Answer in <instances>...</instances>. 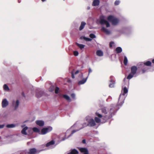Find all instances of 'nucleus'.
I'll list each match as a JSON object with an SVG mask.
<instances>
[{"instance_id":"obj_30","label":"nucleus","mask_w":154,"mask_h":154,"mask_svg":"<svg viewBox=\"0 0 154 154\" xmlns=\"http://www.w3.org/2000/svg\"><path fill=\"white\" fill-rule=\"evenodd\" d=\"M3 88L5 91H8L9 90V89L8 86L6 84H5L3 86Z\"/></svg>"},{"instance_id":"obj_20","label":"nucleus","mask_w":154,"mask_h":154,"mask_svg":"<svg viewBox=\"0 0 154 154\" xmlns=\"http://www.w3.org/2000/svg\"><path fill=\"white\" fill-rule=\"evenodd\" d=\"M86 24V23L83 21L81 22V25L79 28V30L81 31L82 30Z\"/></svg>"},{"instance_id":"obj_14","label":"nucleus","mask_w":154,"mask_h":154,"mask_svg":"<svg viewBox=\"0 0 154 154\" xmlns=\"http://www.w3.org/2000/svg\"><path fill=\"white\" fill-rule=\"evenodd\" d=\"M43 93V91L42 90H41L40 91L37 92L36 93V95L37 97L39 98L42 96Z\"/></svg>"},{"instance_id":"obj_12","label":"nucleus","mask_w":154,"mask_h":154,"mask_svg":"<svg viewBox=\"0 0 154 154\" xmlns=\"http://www.w3.org/2000/svg\"><path fill=\"white\" fill-rule=\"evenodd\" d=\"M88 78V76L86 78H83L82 80L79 81L78 82V85H80L84 84L86 82Z\"/></svg>"},{"instance_id":"obj_46","label":"nucleus","mask_w":154,"mask_h":154,"mask_svg":"<svg viewBox=\"0 0 154 154\" xmlns=\"http://www.w3.org/2000/svg\"><path fill=\"white\" fill-rule=\"evenodd\" d=\"M80 76H81V78L83 77V73H82L80 74Z\"/></svg>"},{"instance_id":"obj_48","label":"nucleus","mask_w":154,"mask_h":154,"mask_svg":"<svg viewBox=\"0 0 154 154\" xmlns=\"http://www.w3.org/2000/svg\"><path fill=\"white\" fill-rule=\"evenodd\" d=\"M90 9V7L89 6H88L87 7V10H89Z\"/></svg>"},{"instance_id":"obj_39","label":"nucleus","mask_w":154,"mask_h":154,"mask_svg":"<svg viewBox=\"0 0 154 154\" xmlns=\"http://www.w3.org/2000/svg\"><path fill=\"white\" fill-rule=\"evenodd\" d=\"M71 96L72 97L73 99H75V94L74 93L72 94L71 95Z\"/></svg>"},{"instance_id":"obj_11","label":"nucleus","mask_w":154,"mask_h":154,"mask_svg":"<svg viewBox=\"0 0 154 154\" xmlns=\"http://www.w3.org/2000/svg\"><path fill=\"white\" fill-rule=\"evenodd\" d=\"M101 30L107 35H109L111 33V32L110 30H108L104 27L103 26L101 27Z\"/></svg>"},{"instance_id":"obj_45","label":"nucleus","mask_w":154,"mask_h":154,"mask_svg":"<svg viewBox=\"0 0 154 154\" xmlns=\"http://www.w3.org/2000/svg\"><path fill=\"white\" fill-rule=\"evenodd\" d=\"M86 141L85 140H82V143H85Z\"/></svg>"},{"instance_id":"obj_23","label":"nucleus","mask_w":154,"mask_h":154,"mask_svg":"<svg viewBox=\"0 0 154 154\" xmlns=\"http://www.w3.org/2000/svg\"><path fill=\"white\" fill-rule=\"evenodd\" d=\"M63 97L68 102H70L71 101V99L70 98L69 96L66 95H63Z\"/></svg>"},{"instance_id":"obj_5","label":"nucleus","mask_w":154,"mask_h":154,"mask_svg":"<svg viewBox=\"0 0 154 154\" xmlns=\"http://www.w3.org/2000/svg\"><path fill=\"white\" fill-rule=\"evenodd\" d=\"M108 21L111 22L113 25H116L119 22V20L111 15L109 16L107 18Z\"/></svg>"},{"instance_id":"obj_6","label":"nucleus","mask_w":154,"mask_h":154,"mask_svg":"<svg viewBox=\"0 0 154 154\" xmlns=\"http://www.w3.org/2000/svg\"><path fill=\"white\" fill-rule=\"evenodd\" d=\"M52 129V128L51 127L43 128L41 130V134L42 135L46 134L48 132L51 131Z\"/></svg>"},{"instance_id":"obj_10","label":"nucleus","mask_w":154,"mask_h":154,"mask_svg":"<svg viewBox=\"0 0 154 154\" xmlns=\"http://www.w3.org/2000/svg\"><path fill=\"white\" fill-rule=\"evenodd\" d=\"M2 104V107L5 108L8 105V102L6 99H4L3 100Z\"/></svg>"},{"instance_id":"obj_33","label":"nucleus","mask_w":154,"mask_h":154,"mask_svg":"<svg viewBox=\"0 0 154 154\" xmlns=\"http://www.w3.org/2000/svg\"><path fill=\"white\" fill-rule=\"evenodd\" d=\"M55 87L54 86H51L49 89V91L51 92L54 91Z\"/></svg>"},{"instance_id":"obj_16","label":"nucleus","mask_w":154,"mask_h":154,"mask_svg":"<svg viewBox=\"0 0 154 154\" xmlns=\"http://www.w3.org/2000/svg\"><path fill=\"white\" fill-rule=\"evenodd\" d=\"M13 105L15 109L16 110L18 107L19 104V101L18 100H17L16 102L14 101L13 102Z\"/></svg>"},{"instance_id":"obj_9","label":"nucleus","mask_w":154,"mask_h":154,"mask_svg":"<svg viewBox=\"0 0 154 154\" xmlns=\"http://www.w3.org/2000/svg\"><path fill=\"white\" fill-rule=\"evenodd\" d=\"M28 152V154H38L39 153L40 151H38L37 149L35 148H32L27 150Z\"/></svg>"},{"instance_id":"obj_4","label":"nucleus","mask_w":154,"mask_h":154,"mask_svg":"<svg viewBox=\"0 0 154 154\" xmlns=\"http://www.w3.org/2000/svg\"><path fill=\"white\" fill-rule=\"evenodd\" d=\"M137 70V68L135 66H132L131 68V72L129 74L127 77V79H130L132 78L134 75L136 73Z\"/></svg>"},{"instance_id":"obj_47","label":"nucleus","mask_w":154,"mask_h":154,"mask_svg":"<svg viewBox=\"0 0 154 154\" xmlns=\"http://www.w3.org/2000/svg\"><path fill=\"white\" fill-rule=\"evenodd\" d=\"M142 70L143 73H144V72H145V70H144V69H143Z\"/></svg>"},{"instance_id":"obj_24","label":"nucleus","mask_w":154,"mask_h":154,"mask_svg":"<svg viewBox=\"0 0 154 154\" xmlns=\"http://www.w3.org/2000/svg\"><path fill=\"white\" fill-rule=\"evenodd\" d=\"M116 51L117 53H119L122 51V49L120 47H118L116 49Z\"/></svg>"},{"instance_id":"obj_22","label":"nucleus","mask_w":154,"mask_h":154,"mask_svg":"<svg viewBox=\"0 0 154 154\" xmlns=\"http://www.w3.org/2000/svg\"><path fill=\"white\" fill-rule=\"evenodd\" d=\"M67 154H78V152L76 149H72L71 151L68 153Z\"/></svg>"},{"instance_id":"obj_32","label":"nucleus","mask_w":154,"mask_h":154,"mask_svg":"<svg viewBox=\"0 0 154 154\" xmlns=\"http://www.w3.org/2000/svg\"><path fill=\"white\" fill-rule=\"evenodd\" d=\"M89 37L92 39L95 38H96V36L94 34H91L89 35Z\"/></svg>"},{"instance_id":"obj_17","label":"nucleus","mask_w":154,"mask_h":154,"mask_svg":"<svg viewBox=\"0 0 154 154\" xmlns=\"http://www.w3.org/2000/svg\"><path fill=\"white\" fill-rule=\"evenodd\" d=\"M35 123L37 125L40 126H42L44 125V122L42 120H38L35 121Z\"/></svg>"},{"instance_id":"obj_27","label":"nucleus","mask_w":154,"mask_h":154,"mask_svg":"<svg viewBox=\"0 0 154 154\" xmlns=\"http://www.w3.org/2000/svg\"><path fill=\"white\" fill-rule=\"evenodd\" d=\"M111 82L112 83H110L109 85V86L110 88H113L114 87V84H115V82L112 79L110 80Z\"/></svg>"},{"instance_id":"obj_7","label":"nucleus","mask_w":154,"mask_h":154,"mask_svg":"<svg viewBox=\"0 0 154 154\" xmlns=\"http://www.w3.org/2000/svg\"><path fill=\"white\" fill-rule=\"evenodd\" d=\"M99 22L101 25H106L107 27L110 26V24L108 22L105 20L103 17L100 18Z\"/></svg>"},{"instance_id":"obj_15","label":"nucleus","mask_w":154,"mask_h":154,"mask_svg":"<svg viewBox=\"0 0 154 154\" xmlns=\"http://www.w3.org/2000/svg\"><path fill=\"white\" fill-rule=\"evenodd\" d=\"M79 150L81 152H83L84 154H89L88 150L86 148H81L79 149Z\"/></svg>"},{"instance_id":"obj_41","label":"nucleus","mask_w":154,"mask_h":154,"mask_svg":"<svg viewBox=\"0 0 154 154\" xmlns=\"http://www.w3.org/2000/svg\"><path fill=\"white\" fill-rule=\"evenodd\" d=\"M4 126H5V125H0V128H3L4 127Z\"/></svg>"},{"instance_id":"obj_1","label":"nucleus","mask_w":154,"mask_h":154,"mask_svg":"<svg viewBox=\"0 0 154 154\" xmlns=\"http://www.w3.org/2000/svg\"><path fill=\"white\" fill-rule=\"evenodd\" d=\"M111 107L109 109L104 107L97 111L95 113V115L97 117H95L94 119L95 123H100V118L106 121L113 116L116 112V109L114 107L113 104L111 105Z\"/></svg>"},{"instance_id":"obj_42","label":"nucleus","mask_w":154,"mask_h":154,"mask_svg":"<svg viewBox=\"0 0 154 154\" xmlns=\"http://www.w3.org/2000/svg\"><path fill=\"white\" fill-rule=\"evenodd\" d=\"M79 72V70H77L75 72V74H78Z\"/></svg>"},{"instance_id":"obj_13","label":"nucleus","mask_w":154,"mask_h":154,"mask_svg":"<svg viewBox=\"0 0 154 154\" xmlns=\"http://www.w3.org/2000/svg\"><path fill=\"white\" fill-rule=\"evenodd\" d=\"M100 1L99 0H94L92 3V5L94 6H98L100 4Z\"/></svg>"},{"instance_id":"obj_26","label":"nucleus","mask_w":154,"mask_h":154,"mask_svg":"<svg viewBox=\"0 0 154 154\" xmlns=\"http://www.w3.org/2000/svg\"><path fill=\"white\" fill-rule=\"evenodd\" d=\"M76 45L78 46L81 49H82L83 48H84V47H85V45L83 44H80L78 43H76Z\"/></svg>"},{"instance_id":"obj_31","label":"nucleus","mask_w":154,"mask_h":154,"mask_svg":"<svg viewBox=\"0 0 154 154\" xmlns=\"http://www.w3.org/2000/svg\"><path fill=\"white\" fill-rule=\"evenodd\" d=\"M32 130L34 132H38L39 131V129L36 127L33 128Z\"/></svg>"},{"instance_id":"obj_44","label":"nucleus","mask_w":154,"mask_h":154,"mask_svg":"<svg viewBox=\"0 0 154 154\" xmlns=\"http://www.w3.org/2000/svg\"><path fill=\"white\" fill-rule=\"evenodd\" d=\"M65 136V137L63 138V139L62 140V141H63V140H64L66 139V135Z\"/></svg>"},{"instance_id":"obj_40","label":"nucleus","mask_w":154,"mask_h":154,"mask_svg":"<svg viewBox=\"0 0 154 154\" xmlns=\"http://www.w3.org/2000/svg\"><path fill=\"white\" fill-rule=\"evenodd\" d=\"M114 44V43L113 42H110V47H112V46H113V45Z\"/></svg>"},{"instance_id":"obj_21","label":"nucleus","mask_w":154,"mask_h":154,"mask_svg":"<svg viewBox=\"0 0 154 154\" xmlns=\"http://www.w3.org/2000/svg\"><path fill=\"white\" fill-rule=\"evenodd\" d=\"M96 53L97 55L99 57L102 56L103 55V52L101 50H97Z\"/></svg>"},{"instance_id":"obj_19","label":"nucleus","mask_w":154,"mask_h":154,"mask_svg":"<svg viewBox=\"0 0 154 154\" xmlns=\"http://www.w3.org/2000/svg\"><path fill=\"white\" fill-rule=\"evenodd\" d=\"M28 127L27 126H25L23 128L22 130L21 131V133L25 135H27V133L26 132V131L28 129Z\"/></svg>"},{"instance_id":"obj_2","label":"nucleus","mask_w":154,"mask_h":154,"mask_svg":"<svg viewBox=\"0 0 154 154\" xmlns=\"http://www.w3.org/2000/svg\"><path fill=\"white\" fill-rule=\"evenodd\" d=\"M86 122H84L82 124H81L79 122H77L75 123L71 127V128H77V129L73 130L72 131L71 134L68 136L66 138H68L72 136L75 132L79 131L80 130L87 126L91 127L94 126L96 125V123L94 119L91 117L89 116H87L85 119Z\"/></svg>"},{"instance_id":"obj_34","label":"nucleus","mask_w":154,"mask_h":154,"mask_svg":"<svg viewBox=\"0 0 154 154\" xmlns=\"http://www.w3.org/2000/svg\"><path fill=\"white\" fill-rule=\"evenodd\" d=\"M20 154H28L27 150H25L24 151H22L21 152Z\"/></svg>"},{"instance_id":"obj_51","label":"nucleus","mask_w":154,"mask_h":154,"mask_svg":"<svg viewBox=\"0 0 154 154\" xmlns=\"http://www.w3.org/2000/svg\"><path fill=\"white\" fill-rule=\"evenodd\" d=\"M21 127L22 128H23L24 127V126L23 125H22L21 126Z\"/></svg>"},{"instance_id":"obj_18","label":"nucleus","mask_w":154,"mask_h":154,"mask_svg":"<svg viewBox=\"0 0 154 154\" xmlns=\"http://www.w3.org/2000/svg\"><path fill=\"white\" fill-rule=\"evenodd\" d=\"M80 39L81 40L83 39L84 40H85L87 42H90L91 41V40H92V39L91 38L86 37L83 36H81L80 37Z\"/></svg>"},{"instance_id":"obj_50","label":"nucleus","mask_w":154,"mask_h":154,"mask_svg":"<svg viewBox=\"0 0 154 154\" xmlns=\"http://www.w3.org/2000/svg\"><path fill=\"white\" fill-rule=\"evenodd\" d=\"M42 2H44L46 1V0H41Z\"/></svg>"},{"instance_id":"obj_8","label":"nucleus","mask_w":154,"mask_h":154,"mask_svg":"<svg viewBox=\"0 0 154 154\" xmlns=\"http://www.w3.org/2000/svg\"><path fill=\"white\" fill-rule=\"evenodd\" d=\"M55 143V141L54 140H52L47 143L46 144V146L48 147V149L53 148L55 146H54Z\"/></svg>"},{"instance_id":"obj_49","label":"nucleus","mask_w":154,"mask_h":154,"mask_svg":"<svg viewBox=\"0 0 154 154\" xmlns=\"http://www.w3.org/2000/svg\"><path fill=\"white\" fill-rule=\"evenodd\" d=\"M152 62L153 63H154V59L152 60Z\"/></svg>"},{"instance_id":"obj_35","label":"nucleus","mask_w":154,"mask_h":154,"mask_svg":"<svg viewBox=\"0 0 154 154\" xmlns=\"http://www.w3.org/2000/svg\"><path fill=\"white\" fill-rule=\"evenodd\" d=\"M73 54L75 56H78L79 54V52L77 51H75L73 52Z\"/></svg>"},{"instance_id":"obj_52","label":"nucleus","mask_w":154,"mask_h":154,"mask_svg":"<svg viewBox=\"0 0 154 154\" xmlns=\"http://www.w3.org/2000/svg\"><path fill=\"white\" fill-rule=\"evenodd\" d=\"M119 32H121V33L122 32L120 31H119Z\"/></svg>"},{"instance_id":"obj_28","label":"nucleus","mask_w":154,"mask_h":154,"mask_svg":"<svg viewBox=\"0 0 154 154\" xmlns=\"http://www.w3.org/2000/svg\"><path fill=\"white\" fill-rule=\"evenodd\" d=\"M144 65H146V66H149L151 65V63L150 61H147L146 62L144 63H143Z\"/></svg>"},{"instance_id":"obj_36","label":"nucleus","mask_w":154,"mask_h":154,"mask_svg":"<svg viewBox=\"0 0 154 154\" xmlns=\"http://www.w3.org/2000/svg\"><path fill=\"white\" fill-rule=\"evenodd\" d=\"M120 1L119 0H116L115 1L114 4L115 5H117L119 4Z\"/></svg>"},{"instance_id":"obj_29","label":"nucleus","mask_w":154,"mask_h":154,"mask_svg":"<svg viewBox=\"0 0 154 154\" xmlns=\"http://www.w3.org/2000/svg\"><path fill=\"white\" fill-rule=\"evenodd\" d=\"M124 63L125 66H126L127 64L128 60L127 57L126 56L124 57Z\"/></svg>"},{"instance_id":"obj_38","label":"nucleus","mask_w":154,"mask_h":154,"mask_svg":"<svg viewBox=\"0 0 154 154\" xmlns=\"http://www.w3.org/2000/svg\"><path fill=\"white\" fill-rule=\"evenodd\" d=\"M92 72V70L90 68H88V76Z\"/></svg>"},{"instance_id":"obj_25","label":"nucleus","mask_w":154,"mask_h":154,"mask_svg":"<svg viewBox=\"0 0 154 154\" xmlns=\"http://www.w3.org/2000/svg\"><path fill=\"white\" fill-rule=\"evenodd\" d=\"M16 127V125L14 124H8L7 125L6 127L8 128H12Z\"/></svg>"},{"instance_id":"obj_43","label":"nucleus","mask_w":154,"mask_h":154,"mask_svg":"<svg viewBox=\"0 0 154 154\" xmlns=\"http://www.w3.org/2000/svg\"><path fill=\"white\" fill-rule=\"evenodd\" d=\"M72 77L73 79H74L75 78V76H74V74L72 73Z\"/></svg>"},{"instance_id":"obj_3","label":"nucleus","mask_w":154,"mask_h":154,"mask_svg":"<svg viewBox=\"0 0 154 154\" xmlns=\"http://www.w3.org/2000/svg\"><path fill=\"white\" fill-rule=\"evenodd\" d=\"M128 89L126 87H122L121 93L119 95V99L118 105L121 106L124 103V101L127 95Z\"/></svg>"},{"instance_id":"obj_37","label":"nucleus","mask_w":154,"mask_h":154,"mask_svg":"<svg viewBox=\"0 0 154 154\" xmlns=\"http://www.w3.org/2000/svg\"><path fill=\"white\" fill-rule=\"evenodd\" d=\"M59 90V88L57 87L56 88L55 91V92L56 94H57L58 92V91Z\"/></svg>"}]
</instances>
